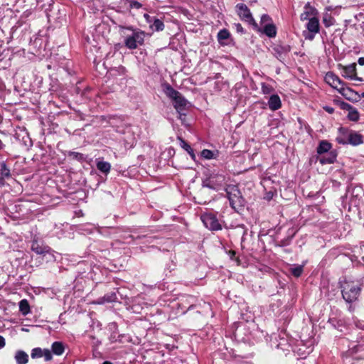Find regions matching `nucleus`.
<instances>
[{
	"label": "nucleus",
	"instance_id": "7ed1b4c3",
	"mask_svg": "<svg viewBox=\"0 0 364 364\" xmlns=\"http://www.w3.org/2000/svg\"><path fill=\"white\" fill-rule=\"evenodd\" d=\"M122 28L131 31V34H127L124 36V45L129 49H135L138 46H141L144 43L145 33L140 30L132 29L131 27H122Z\"/></svg>",
	"mask_w": 364,
	"mask_h": 364
},
{
	"label": "nucleus",
	"instance_id": "49530a36",
	"mask_svg": "<svg viewBox=\"0 0 364 364\" xmlns=\"http://www.w3.org/2000/svg\"><path fill=\"white\" fill-rule=\"evenodd\" d=\"M328 112H333V109L332 108H328L326 109Z\"/></svg>",
	"mask_w": 364,
	"mask_h": 364
},
{
	"label": "nucleus",
	"instance_id": "39448f33",
	"mask_svg": "<svg viewBox=\"0 0 364 364\" xmlns=\"http://www.w3.org/2000/svg\"><path fill=\"white\" fill-rule=\"evenodd\" d=\"M225 178L223 174L213 173L203 181V186L218 191L225 183Z\"/></svg>",
	"mask_w": 364,
	"mask_h": 364
},
{
	"label": "nucleus",
	"instance_id": "c85d7f7f",
	"mask_svg": "<svg viewBox=\"0 0 364 364\" xmlns=\"http://www.w3.org/2000/svg\"><path fill=\"white\" fill-rule=\"evenodd\" d=\"M261 89H262V93L265 94V95L270 94L274 90L273 87L271 85H267V84H266L264 82L262 83Z\"/></svg>",
	"mask_w": 364,
	"mask_h": 364
},
{
	"label": "nucleus",
	"instance_id": "4be33fe9",
	"mask_svg": "<svg viewBox=\"0 0 364 364\" xmlns=\"http://www.w3.org/2000/svg\"><path fill=\"white\" fill-rule=\"evenodd\" d=\"M19 310L24 316L30 312V306L26 299H23L19 302Z\"/></svg>",
	"mask_w": 364,
	"mask_h": 364
},
{
	"label": "nucleus",
	"instance_id": "6ab92c4d",
	"mask_svg": "<svg viewBox=\"0 0 364 364\" xmlns=\"http://www.w3.org/2000/svg\"><path fill=\"white\" fill-rule=\"evenodd\" d=\"M97 168L102 173L107 174L111 169V164L109 162L101 161L100 159L97 160L96 162Z\"/></svg>",
	"mask_w": 364,
	"mask_h": 364
},
{
	"label": "nucleus",
	"instance_id": "ea45409f",
	"mask_svg": "<svg viewBox=\"0 0 364 364\" xmlns=\"http://www.w3.org/2000/svg\"><path fill=\"white\" fill-rule=\"evenodd\" d=\"M132 6L136 9H139L141 7V4L138 1H134L132 3Z\"/></svg>",
	"mask_w": 364,
	"mask_h": 364
},
{
	"label": "nucleus",
	"instance_id": "72a5a7b5",
	"mask_svg": "<svg viewBox=\"0 0 364 364\" xmlns=\"http://www.w3.org/2000/svg\"><path fill=\"white\" fill-rule=\"evenodd\" d=\"M43 356L45 357V360L46 361H48V360H52L53 358V356H52V354H51V352L49 349L48 348H45L43 349Z\"/></svg>",
	"mask_w": 364,
	"mask_h": 364
},
{
	"label": "nucleus",
	"instance_id": "de8ad7c7",
	"mask_svg": "<svg viewBox=\"0 0 364 364\" xmlns=\"http://www.w3.org/2000/svg\"><path fill=\"white\" fill-rule=\"evenodd\" d=\"M102 364H112V363L109 361H105Z\"/></svg>",
	"mask_w": 364,
	"mask_h": 364
},
{
	"label": "nucleus",
	"instance_id": "9b49d317",
	"mask_svg": "<svg viewBox=\"0 0 364 364\" xmlns=\"http://www.w3.org/2000/svg\"><path fill=\"white\" fill-rule=\"evenodd\" d=\"M325 81L337 90L344 85V82L334 73L328 72L325 75Z\"/></svg>",
	"mask_w": 364,
	"mask_h": 364
},
{
	"label": "nucleus",
	"instance_id": "f257e3e1",
	"mask_svg": "<svg viewBox=\"0 0 364 364\" xmlns=\"http://www.w3.org/2000/svg\"><path fill=\"white\" fill-rule=\"evenodd\" d=\"M339 284L342 296L346 302L352 303L358 299L362 289L359 281L345 277L340 280Z\"/></svg>",
	"mask_w": 364,
	"mask_h": 364
},
{
	"label": "nucleus",
	"instance_id": "cd10ccee",
	"mask_svg": "<svg viewBox=\"0 0 364 364\" xmlns=\"http://www.w3.org/2000/svg\"><path fill=\"white\" fill-rule=\"evenodd\" d=\"M43 349L41 348H35L31 351V358H37L43 357Z\"/></svg>",
	"mask_w": 364,
	"mask_h": 364
},
{
	"label": "nucleus",
	"instance_id": "c756f323",
	"mask_svg": "<svg viewBox=\"0 0 364 364\" xmlns=\"http://www.w3.org/2000/svg\"><path fill=\"white\" fill-rule=\"evenodd\" d=\"M291 272L294 276L299 277L303 272V266L298 265L296 267H294L291 268Z\"/></svg>",
	"mask_w": 364,
	"mask_h": 364
},
{
	"label": "nucleus",
	"instance_id": "09e8293b",
	"mask_svg": "<svg viewBox=\"0 0 364 364\" xmlns=\"http://www.w3.org/2000/svg\"><path fill=\"white\" fill-rule=\"evenodd\" d=\"M362 97L364 98V92L362 94Z\"/></svg>",
	"mask_w": 364,
	"mask_h": 364
},
{
	"label": "nucleus",
	"instance_id": "e433bc0d",
	"mask_svg": "<svg viewBox=\"0 0 364 364\" xmlns=\"http://www.w3.org/2000/svg\"><path fill=\"white\" fill-rule=\"evenodd\" d=\"M341 107H342V109H346L348 112L353 108L350 105L346 103V102L342 103Z\"/></svg>",
	"mask_w": 364,
	"mask_h": 364
},
{
	"label": "nucleus",
	"instance_id": "b1692460",
	"mask_svg": "<svg viewBox=\"0 0 364 364\" xmlns=\"http://www.w3.org/2000/svg\"><path fill=\"white\" fill-rule=\"evenodd\" d=\"M153 23L150 25L151 28L154 29L156 31H163L164 28V23L159 18H154Z\"/></svg>",
	"mask_w": 364,
	"mask_h": 364
},
{
	"label": "nucleus",
	"instance_id": "9d476101",
	"mask_svg": "<svg viewBox=\"0 0 364 364\" xmlns=\"http://www.w3.org/2000/svg\"><path fill=\"white\" fill-rule=\"evenodd\" d=\"M342 75L345 78L353 80H361V78L357 77L355 63H352L347 66H342Z\"/></svg>",
	"mask_w": 364,
	"mask_h": 364
},
{
	"label": "nucleus",
	"instance_id": "dca6fc26",
	"mask_svg": "<svg viewBox=\"0 0 364 364\" xmlns=\"http://www.w3.org/2000/svg\"><path fill=\"white\" fill-rule=\"evenodd\" d=\"M15 360L17 364H26L28 362V355L23 350H17Z\"/></svg>",
	"mask_w": 364,
	"mask_h": 364
},
{
	"label": "nucleus",
	"instance_id": "bb28decb",
	"mask_svg": "<svg viewBox=\"0 0 364 364\" xmlns=\"http://www.w3.org/2000/svg\"><path fill=\"white\" fill-rule=\"evenodd\" d=\"M312 11H313V9L311 7L305 6V11L303 12L300 16L301 20V21L307 20L309 18L310 15L311 14Z\"/></svg>",
	"mask_w": 364,
	"mask_h": 364
},
{
	"label": "nucleus",
	"instance_id": "1a4fd4ad",
	"mask_svg": "<svg viewBox=\"0 0 364 364\" xmlns=\"http://www.w3.org/2000/svg\"><path fill=\"white\" fill-rule=\"evenodd\" d=\"M31 250L38 255H46L50 253L51 249L48 245H46L43 242L38 241L37 239L33 238L31 242Z\"/></svg>",
	"mask_w": 364,
	"mask_h": 364
},
{
	"label": "nucleus",
	"instance_id": "20e7f679",
	"mask_svg": "<svg viewBox=\"0 0 364 364\" xmlns=\"http://www.w3.org/2000/svg\"><path fill=\"white\" fill-rule=\"evenodd\" d=\"M225 191L230 204L233 209L237 210L243 205L244 200L237 186L229 185L225 188Z\"/></svg>",
	"mask_w": 364,
	"mask_h": 364
},
{
	"label": "nucleus",
	"instance_id": "f8f14e48",
	"mask_svg": "<svg viewBox=\"0 0 364 364\" xmlns=\"http://www.w3.org/2000/svg\"><path fill=\"white\" fill-rule=\"evenodd\" d=\"M350 131L344 127H340L336 138V141L341 144H348Z\"/></svg>",
	"mask_w": 364,
	"mask_h": 364
},
{
	"label": "nucleus",
	"instance_id": "4468645a",
	"mask_svg": "<svg viewBox=\"0 0 364 364\" xmlns=\"http://www.w3.org/2000/svg\"><path fill=\"white\" fill-rule=\"evenodd\" d=\"M348 136V144L353 146H358L363 142L362 135L355 132L350 131V136Z\"/></svg>",
	"mask_w": 364,
	"mask_h": 364
},
{
	"label": "nucleus",
	"instance_id": "aec40b11",
	"mask_svg": "<svg viewBox=\"0 0 364 364\" xmlns=\"http://www.w3.org/2000/svg\"><path fill=\"white\" fill-rule=\"evenodd\" d=\"M53 353L56 355H61L65 350L64 345L62 342L55 341L51 346Z\"/></svg>",
	"mask_w": 364,
	"mask_h": 364
},
{
	"label": "nucleus",
	"instance_id": "4c0bfd02",
	"mask_svg": "<svg viewBox=\"0 0 364 364\" xmlns=\"http://www.w3.org/2000/svg\"><path fill=\"white\" fill-rule=\"evenodd\" d=\"M144 18L146 19V21L147 23H150V24L152 23V21H153V20H154V19H153V18H151L149 14H145L144 15Z\"/></svg>",
	"mask_w": 364,
	"mask_h": 364
},
{
	"label": "nucleus",
	"instance_id": "a211bd4d",
	"mask_svg": "<svg viewBox=\"0 0 364 364\" xmlns=\"http://www.w3.org/2000/svg\"><path fill=\"white\" fill-rule=\"evenodd\" d=\"M263 33L269 38L276 36L277 29L276 26L271 23H268L264 26Z\"/></svg>",
	"mask_w": 364,
	"mask_h": 364
},
{
	"label": "nucleus",
	"instance_id": "473e14b6",
	"mask_svg": "<svg viewBox=\"0 0 364 364\" xmlns=\"http://www.w3.org/2000/svg\"><path fill=\"white\" fill-rule=\"evenodd\" d=\"M181 143H182V147L193 156L194 154H193V149L191 147V146L189 144H188L184 140H182V139H181Z\"/></svg>",
	"mask_w": 364,
	"mask_h": 364
},
{
	"label": "nucleus",
	"instance_id": "2f4dec72",
	"mask_svg": "<svg viewBox=\"0 0 364 364\" xmlns=\"http://www.w3.org/2000/svg\"><path fill=\"white\" fill-rule=\"evenodd\" d=\"M323 22L326 27L333 24V18L329 14H326L323 18Z\"/></svg>",
	"mask_w": 364,
	"mask_h": 364
},
{
	"label": "nucleus",
	"instance_id": "7c9ffc66",
	"mask_svg": "<svg viewBox=\"0 0 364 364\" xmlns=\"http://www.w3.org/2000/svg\"><path fill=\"white\" fill-rule=\"evenodd\" d=\"M201 156L205 159H211L215 157L214 153L209 149H203L201 151Z\"/></svg>",
	"mask_w": 364,
	"mask_h": 364
},
{
	"label": "nucleus",
	"instance_id": "423d86ee",
	"mask_svg": "<svg viewBox=\"0 0 364 364\" xmlns=\"http://www.w3.org/2000/svg\"><path fill=\"white\" fill-rule=\"evenodd\" d=\"M200 219L204 225L210 230H219L222 227L215 215L211 213H203Z\"/></svg>",
	"mask_w": 364,
	"mask_h": 364
},
{
	"label": "nucleus",
	"instance_id": "5701e85b",
	"mask_svg": "<svg viewBox=\"0 0 364 364\" xmlns=\"http://www.w3.org/2000/svg\"><path fill=\"white\" fill-rule=\"evenodd\" d=\"M338 91L348 100H350L351 96L353 95V91L348 87H345L344 85L340 87Z\"/></svg>",
	"mask_w": 364,
	"mask_h": 364
},
{
	"label": "nucleus",
	"instance_id": "f03ea898",
	"mask_svg": "<svg viewBox=\"0 0 364 364\" xmlns=\"http://www.w3.org/2000/svg\"><path fill=\"white\" fill-rule=\"evenodd\" d=\"M164 92L166 96L173 101L174 108L179 113L180 117H181V112L186 109L188 102L179 92L174 90L169 85H166Z\"/></svg>",
	"mask_w": 364,
	"mask_h": 364
},
{
	"label": "nucleus",
	"instance_id": "58836bf2",
	"mask_svg": "<svg viewBox=\"0 0 364 364\" xmlns=\"http://www.w3.org/2000/svg\"><path fill=\"white\" fill-rule=\"evenodd\" d=\"M6 345L5 339L3 336H0V349L3 348Z\"/></svg>",
	"mask_w": 364,
	"mask_h": 364
},
{
	"label": "nucleus",
	"instance_id": "a18cd8bd",
	"mask_svg": "<svg viewBox=\"0 0 364 364\" xmlns=\"http://www.w3.org/2000/svg\"><path fill=\"white\" fill-rule=\"evenodd\" d=\"M4 147V144L2 143V141L0 140V150L2 149Z\"/></svg>",
	"mask_w": 364,
	"mask_h": 364
},
{
	"label": "nucleus",
	"instance_id": "0eeeda50",
	"mask_svg": "<svg viewBox=\"0 0 364 364\" xmlns=\"http://www.w3.org/2000/svg\"><path fill=\"white\" fill-rule=\"evenodd\" d=\"M308 32H304V36L306 39L312 41L315 35L319 31V23L318 18L311 17L309 18L306 25Z\"/></svg>",
	"mask_w": 364,
	"mask_h": 364
},
{
	"label": "nucleus",
	"instance_id": "6e6552de",
	"mask_svg": "<svg viewBox=\"0 0 364 364\" xmlns=\"http://www.w3.org/2000/svg\"><path fill=\"white\" fill-rule=\"evenodd\" d=\"M237 9L238 15L242 20L252 24L254 27L257 28V24L252 18V14L246 5L239 4L237 5Z\"/></svg>",
	"mask_w": 364,
	"mask_h": 364
},
{
	"label": "nucleus",
	"instance_id": "2eb2a0df",
	"mask_svg": "<svg viewBox=\"0 0 364 364\" xmlns=\"http://www.w3.org/2000/svg\"><path fill=\"white\" fill-rule=\"evenodd\" d=\"M336 159V154L333 151L329 152L326 156L318 157V161L321 164H333Z\"/></svg>",
	"mask_w": 364,
	"mask_h": 364
},
{
	"label": "nucleus",
	"instance_id": "f704fd0d",
	"mask_svg": "<svg viewBox=\"0 0 364 364\" xmlns=\"http://www.w3.org/2000/svg\"><path fill=\"white\" fill-rule=\"evenodd\" d=\"M126 143L129 146H133L134 144L136 142V139L134 136L132 137H127L125 138Z\"/></svg>",
	"mask_w": 364,
	"mask_h": 364
},
{
	"label": "nucleus",
	"instance_id": "ddd939ff",
	"mask_svg": "<svg viewBox=\"0 0 364 364\" xmlns=\"http://www.w3.org/2000/svg\"><path fill=\"white\" fill-rule=\"evenodd\" d=\"M268 105L271 110H277L282 106V102L279 97L277 95H272L268 101Z\"/></svg>",
	"mask_w": 364,
	"mask_h": 364
},
{
	"label": "nucleus",
	"instance_id": "c9c22d12",
	"mask_svg": "<svg viewBox=\"0 0 364 364\" xmlns=\"http://www.w3.org/2000/svg\"><path fill=\"white\" fill-rule=\"evenodd\" d=\"M271 21L270 17L268 15H267V14H264L261 17V23H268L269 21Z\"/></svg>",
	"mask_w": 364,
	"mask_h": 364
},
{
	"label": "nucleus",
	"instance_id": "37998d69",
	"mask_svg": "<svg viewBox=\"0 0 364 364\" xmlns=\"http://www.w3.org/2000/svg\"><path fill=\"white\" fill-rule=\"evenodd\" d=\"M229 255H230V257L231 259H233V257H235V252L234 251H230L229 252Z\"/></svg>",
	"mask_w": 364,
	"mask_h": 364
},
{
	"label": "nucleus",
	"instance_id": "79ce46f5",
	"mask_svg": "<svg viewBox=\"0 0 364 364\" xmlns=\"http://www.w3.org/2000/svg\"><path fill=\"white\" fill-rule=\"evenodd\" d=\"M358 63L360 65H364V57L359 58Z\"/></svg>",
	"mask_w": 364,
	"mask_h": 364
},
{
	"label": "nucleus",
	"instance_id": "f3484780",
	"mask_svg": "<svg viewBox=\"0 0 364 364\" xmlns=\"http://www.w3.org/2000/svg\"><path fill=\"white\" fill-rule=\"evenodd\" d=\"M0 166V184L3 185L4 179L10 177V170L7 168L4 161H2Z\"/></svg>",
	"mask_w": 364,
	"mask_h": 364
},
{
	"label": "nucleus",
	"instance_id": "a878e982",
	"mask_svg": "<svg viewBox=\"0 0 364 364\" xmlns=\"http://www.w3.org/2000/svg\"><path fill=\"white\" fill-rule=\"evenodd\" d=\"M230 37V33L226 29L220 30L218 33V40L221 42L223 40H226Z\"/></svg>",
	"mask_w": 364,
	"mask_h": 364
},
{
	"label": "nucleus",
	"instance_id": "c03bdc74",
	"mask_svg": "<svg viewBox=\"0 0 364 364\" xmlns=\"http://www.w3.org/2000/svg\"><path fill=\"white\" fill-rule=\"evenodd\" d=\"M129 132H133V130H132V127H128L127 128V133H129Z\"/></svg>",
	"mask_w": 364,
	"mask_h": 364
},
{
	"label": "nucleus",
	"instance_id": "a19ab883",
	"mask_svg": "<svg viewBox=\"0 0 364 364\" xmlns=\"http://www.w3.org/2000/svg\"><path fill=\"white\" fill-rule=\"evenodd\" d=\"M235 26H236V29L238 32H241V33L243 32V28L242 27V26L240 23L235 24Z\"/></svg>",
	"mask_w": 364,
	"mask_h": 364
},
{
	"label": "nucleus",
	"instance_id": "393cba45",
	"mask_svg": "<svg viewBox=\"0 0 364 364\" xmlns=\"http://www.w3.org/2000/svg\"><path fill=\"white\" fill-rule=\"evenodd\" d=\"M359 113L355 108H353L348 112V119L353 122H357L359 119Z\"/></svg>",
	"mask_w": 364,
	"mask_h": 364
},
{
	"label": "nucleus",
	"instance_id": "412c9836",
	"mask_svg": "<svg viewBox=\"0 0 364 364\" xmlns=\"http://www.w3.org/2000/svg\"><path fill=\"white\" fill-rule=\"evenodd\" d=\"M331 149V144L327 141H321L317 147V153L322 154L328 152Z\"/></svg>",
	"mask_w": 364,
	"mask_h": 364
}]
</instances>
